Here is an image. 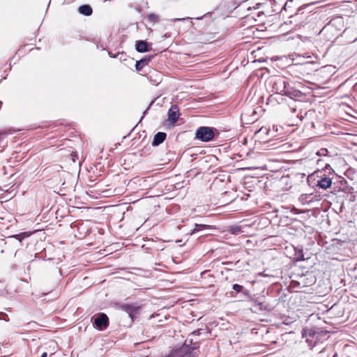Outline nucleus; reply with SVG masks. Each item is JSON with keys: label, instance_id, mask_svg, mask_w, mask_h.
Wrapping results in <instances>:
<instances>
[{"label": "nucleus", "instance_id": "obj_7", "mask_svg": "<svg viewBox=\"0 0 357 357\" xmlns=\"http://www.w3.org/2000/svg\"><path fill=\"white\" fill-rule=\"evenodd\" d=\"M167 135L165 132H159L157 134L155 135L153 141V146H158L162 143L165 139H166Z\"/></svg>", "mask_w": 357, "mask_h": 357}, {"label": "nucleus", "instance_id": "obj_31", "mask_svg": "<svg viewBox=\"0 0 357 357\" xmlns=\"http://www.w3.org/2000/svg\"><path fill=\"white\" fill-rule=\"evenodd\" d=\"M309 5H310V4H306V5H305L304 6H305V7H307Z\"/></svg>", "mask_w": 357, "mask_h": 357}, {"label": "nucleus", "instance_id": "obj_21", "mask_svg": "<svg viewBox=\"0 0 357 357\" xmlns=\"http://www.w3.org/2000/svg\"><path fill=\"white\" fill-rule=\"evenodd\" d=\"M295 104H296V101L294 100H291L290 102L288 104L289 106L290 107L292 112H296V106L295 105Z\"/></svg>", "mask_w": 357, "mask_h": 357}, {"label": "nucleus", "instance_id": "obj_30", "mask_svg": "<svg viewBox=\"0 0 357 357\" xmlns=\"http://www.w3.org/2000/svg\"><path fill=\"white\" fill-rule=\"evenodd\" d=\"M317 319H320L319 314H317Z\"/></svg>", "mask_w": 357, "mask_h": 357}, {"label": "nucleus", "instance_id": "obj_25", "mask_svg": "<svg viewBox=\"0 0 357 357\" xmlns=\"http://www.w3.org/2000/svg\"><path fill=\"white\" fill-rule=\"evenodd\" d=\"M47 352H43L42 354H41V357H47Z\"/></svg>", "mask_w": 357, "mask_h": 357}, {"label": "nucleus", "instance_id": "obj_11", "mask_svg": "<svg viewBox=\"0 0 357 357\" xmlns=\"http://www.w3.org/2000/svg\"><path fill=\"white\" fill-rule=\"evenodd\" d=\"M152 56L142 59L141 60L136 62L135 68L137 71H140L145 66H146L151 61Z\"/></svg>", "mask_w": 357, "mask_h": 357}, {"label": "nucleus", "instance_id": "obj_32", "mask_svg": "<svg viewBox=\"0 0 357 357\" xmlns=\"http://www.w3.org/2000/svg\"><path fill=\"white\" fill-rule=\"evenodd\" d=\"M289 1H292V0H289Z\"/></svg>", "mask_w": 357, "mask_h": 357}, {"label": "nucleus", "instance_id": "obj_6", "mask_svg": "<svg viewBox=\"0 0 357 357\" xmlns=\"http://www.w3.org/2000/svg\"><path fill=\"white\" fill-rule=\"evenodd\" d=\"M179 116L178 107L176 105H172L168 111V121L172 124H174L178 121Z\"/></svg>", "mask_w": 357, "mask_h": 357}, {"label": "nucleus", "instance_id": "obj_24", "mask_svg": "<svg viewBox=\"0 0 357 357\" xmlns=\"http://www.w3.org/2000/svg\"><path fill=\"white\" fill-rule=\"evenodd\" d=\"M192 335H199L201 334V329H197L196 331H194L192 333Z\"/></svg>", "mask_w": 357, "mask_h": 357}, {"label": "nucleus", "instance_id": "obj_14", "mask_svg": "<svg viewBox=\"0 0 357 357\" xmlns=\"http://www.w3.org/2000/svg\"><path fill=\"white\" fill-rule=\"evenodd\" d=\"M31 233L30 232H22L20 234H16L13 236V238L15 239L21 241L22 238L29 237L31 235Z\"/></svg>", "mask_w": 357, "mask_h": 357}, {"label": "nucleus", "instance_id": "obj_3", "mask_svg": "<svg viewBox=\"0 0 357 357\" xmlns=\"http://www.w3.org/2000/svg\"><path fill=\"white\" fill-rule=\"evenodd\" d=\"M120 309L128 314L132 320L135 316L139 312L141 306L137 303H125L120 306Z\"/></svg>", "mask_w": 357, "mask_h": 357}, {"label": "nucleus", "instance_id": "obj_26", "mask_svg": "<svg viewBox=\"0 0 357 357\" xmlns=\"http://www.w3.org/2000/svg\"><path fill=\"white\" fill-rule=\"evenodd\" d=\"M312 174H310L308 176H307V181L309 182L310 181V178L312 177Z\"/></svg>", "mask_w": 357, "mask_h": 357}, {"label": "nucleus", "instance_id": "obj_20", "mask_svg": "<svg viewBox=\"0 0 357 357\" xmlns=\"http://www.w3.org/2000/svg\"><path fill=\"white\" fill-rule=\"evenodd\" d=\"M328 292V287H327V285H326V286H324V287H321V290L318 291L317 292V294H319V295H321V294H324V295H325V294H326Z\"/></svg>", "mask_w": 357, "mask_h": 357}, {"label": "nucleus", "instance_id": "obj_15", "mask_svg": "<svg viewBox=\"0 0 357 357\" xmlns=\"http://www.w3.org/2000/svg\"><path fill=\"white\" fill-rule=\"evenodd\" d=\"M317 308L318 310H322L323 312H327L328 311V309H327V307L321 303H317L315 305H314V310Z\"/></svg>", "mask_w": 357, "mask_h": 357}, {"label": "nucleus", "instance_id": "obj_5", "mask_svg": "<svg viewBox=\"0 0 357 357\" xmlns=\"http://www.w3.org/2000/svg\"><path fill=\"white\" fill-rule=\"evenodd\" d=\"M329 174L328 173L319 174L321 177H318L319 179L317 181V187L324 190L329 188L332 184L331 178L328 176Z\"/></svg>", "mask_w": 357, "mask_h": 357}, {"label": "nucleus", "instance_id": "obj_19", "mask_svg": "<svg viewBox=\"0 0 357 357\" xmlns=\"http://www.w3.org/2000/svg\"><path fill=\"white\" fill-rule=\"evenodd\" d=\"M182 350V355L180 357H192L191 351H186L185 349H181Z\"/></svg>", "mask_w": 357, "mask_h": 357}, {"label": "nucleus", "instance_id": "obj_9", "mask_svg": "<svg viewBox=\"0 0 357 357\" xmlns=\"http://www.w3.org/2000/svg\"><path fill=\"white\" fill-rule=\"evenodd\" d=\"M136 50L139 52H146L149 50V45L144 40H138L136 43Z\"/></svg>", "mask_w": 357, "mask_h": 357}, {"label": "nucleus", "instance_id": "obj_23", "mask_svg": "<svg viewBox=\"0 0 357 357\" xmlns=\"http://www.w3.org/2000/svg\"><path fill=\"white\" fill-rule=\"evenodd\" d=\"M322 88L321 87H319L317 84H314V88H313V90H314V92L316 91V90H319V89H321ZM316 95L314 93V96H315Z\"/></svg>", "mask_w": 357, "mask_h": 357}, {"label": "nucleus", "instance_id": "obj_17", "mask_svg": "<svg viewBox=\"0 0 357 357\" xmlns=\"http://www.w3.org/2000/svg\"><path fill=\"white\" fill-rule=\"evenodd\" d=\"M148 20L151 22H157L159 20V17L157 15L155 14H150L148 16Z\"/></svg>", "mask_w": 357, "mask_h": 357}, {"label": "nucleus", "instance_id": "obj_8", "mask_svg": "<svg viewBox=\"0 0 357 357\" xmlns=\"http://www.w3.org/2000/svg\"><path fill=\"white\" fill-rule=\"evenodd\" d=\"M78 11L83 15L90 16L93 13V9L90 5L84 4L79 7Z\"/></svg>", "mask_w": 357, "mask_h": 357}, {"label": "nucleus", "instance_id": "obj_28", "mask_svg": "<svg viewBox=\"0 0 357 357\" xmlns=\"http://www.w3.org/2000/svg\"><path fill=\"white\" fill-rule=\"evenodd\" d=\"M303 9V6H301V7L299 8V9H298V11H301V10H302Z\"/></svg>", "mask_w": 357, "mask_h": 357}, {"label": "nucleus", "instance_id": "obj_18", "mask_svg": "<svg viewBox=\"0 0 357 357\" xmlns=\"http://www.w3.org/2000/svg\"><path fill=\"white\" fill-rule=\"evenodd\" d=\"M232 289L236 291V292L239 293L241 292L243 289V287L242 285L234 284L232 287Z\"/></svg>", "mask_w": 357, "mask_h": 357}, {"label": "nucleus", "instance_id": "obj_16", "mask_svg": "<svg viewBox=\"0 0 357 357\" xmlns=\"http://www.w3.org/2000/svg\"><path fill=\"white\" fill-rule=\"evenodd\" d=\"M319 357H328V349L326 347L322 348L319 352Z\"/></svg>", "mask_w": 357, "mask_h": 357}, {"label": "nucleus", "instance_id": "obj_10", "mask_svg": "<svg viewBox=\"0 0 357 357\" xmlns=\"http://www.w3.org/2000/svg\"><path fill=\"white\" fill-rule=\"evenodd\" d=\"M256 15L258 17H259L261 15H264V13L262 11H257V9L254 8L250 14H248L245 16V19L248 21H250V20L257 21V19L255 17Z\"/></svg>", "mask_w": 357, "mask_h": 357}, {"label": "nucleus", "instance_id": "obj_12", "mask_svg": "<svg viewBox=\"0 0 357 357\" xmlns=\"http://www.w3.org/2000/svg\"><path fill=\"white\" fill-rule=\"evenodd\" d=\"M328 158V160H330L328 150L326 149L322 148L316 152L315 155H314V160H317V158Z\"/></svg>", "mask_w": 357, "mask_h": 357}, {"label": "nucleus", "instance_id": "obj_4", "mask_svg": "<svg viewBox=\"0 0 357 357\" xmlns=\"http://www.w3.org/2000/svg\"><path fill=\"white\" fill-rule=\"evenodd\" d=\"M109 324V318L105 313H100L94 320V325L100 331L106 329Z\"/></svg>", "mask_w": 357, "mask_h": 357}, {"label": "nucleus", "instance_id": "obj_27", "mask_svg": "<svg viewBox=\"0 0 357 357\" xmlns=\"http://www.w3.org/2000/svg\"><path fill=\"white\" fill-rule=\"evenodd\" d=\"M319 1H320L319 0H317V1H314L313 4L317 3H319Z\"/></svg>", "mask_w": 357, "mask_h": 357}, {"label": "nucleus", "instance_id": "obj_22", "mask_svg": "<svg viewBox=\"0 0 357 357\" xmlns=\"http://www.w3.org/2000/svg\"><path fill=\"white\" fill-rule=\"evenodd\" d=\"M325 68L326 67H324V68H323L321 69H319V70H316V73L314 75H315V76L321 75V73L324 72Z\"/></svg>", "mask_w": 357, "mask_h": 357}, {"label": "nucleus", "instance_id": "obj_13", "mask_svg": "<svg viewBox=\"0 0 357 357\" xmlns=\"http://www.w3.org/2000/svg\"><path fill=\"white\" fill-rule=\"evenodd\" d=\"M208 227V225H202V224H195V228L193 229V230L192 231V234H194L197 231H201V230H204V229H206Z\"/></svg>", "mask_w": 357, "mask_h": 357}, {"label": "nucleus", "instance_id": "obj_29", "mask_svg": "<svg viewBox=\"0 0 357 357\" xmlns=\"http://www.w3.org/2000/svg\"><path fill=\"white\" fill-rule=\"evenodd\" d=\"M54 353H55L54 351L52 352V353L50 354V356H51L54 355Z\"/></svg>", "mask_w": 357, "mask_h": 357}, {"label": "nucleus", "instance_id": "obj_1", "mask_svg": "<svg viewBox=\"0 0 357 357\" xmlns=\"http://www.w3.org/2000/svg\"><path fill=\"white\" fill-rule=\"evenodd\" d=\"M315 160L317 167L314 170V175L316 177H321V175H319V174H322L323 172L324 173L332 174L333 169L329 165L330 160H328V158H317Z\"/></svg>", "mask_w": 357, "mask_h": 357}, {"label": "nucleus", "instance_id": "obj_2", "mask_svg": "<svg viewBox=\"0 0 357 357\" xmlns=\"http://www.w3.org/2000/svg\"><path fill=\"white\" fill-rule=\"evenodd\" d=\"M195 135L202 142H209L214 137L213 129L210 127H200L197 130Z\"/></svg>", "mask_w": 357, "mask_h": 357}]
</instances>
